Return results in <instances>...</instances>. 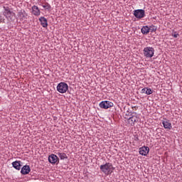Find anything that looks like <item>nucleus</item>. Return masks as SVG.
<instances>
[{
  "label": "nucleus",
  "mask_w": 182,
  "mask_h": 182,
  "mask_svg": "<svg viewBox=\"0 0 182 182\" xmlns=\"http://www.w3.org/2000/svg\"><path fill=\"white\" fill-rule=\"evenodd\" d=\"M12 166L16 170H21L22 165H21V161H16L12 163Z\"/></svg>",
  "instance_id": "nucleus-13"
},
{
  "label": "nucleus",
  "mask_w": 182,
  "mask_h": 182,
  "mask_svg": "<svg viewBox=\"0 0 182 182\" xmlns=\"http://www.w3.org/2000/svg\"><path fill=\"white\" fill-rule=\"evenodd\" d=\"M149 151L150 149L149 148V146H142L139 149V154H141V156H147Z\"/></svg>",
  "instance_id": "nucleus-6"
},
{
  "label": "nucleus",
  "mask_w": 182,
  "mask_h": 182,
  "mask_svg": "<svg viewBox=\"0 0 182 182\" xmlns=\"http://www.w3.org/2000/svg\"><path fill=\"white\" fill-rule=\"evenodd\" d=\"M39 21H40L41 25L43 26V28L48 27V20L45 17H41L39 18Z\"/></svg>",
  "instance_id": "nucleus-12"
},
{
  "label": "nucleus",
  "mask_w": 182,
  "mask_h": 182,
  "mask_svg": "<svg viewBox=\"0 0 182 182\" xmlns=\"http://www.w3.org/2000/svg\"><path fill=\"white\" fill-rule=\"evenodd\" d=\"M144 55L145 58H153V56H154V48L153 47L144 48Z\"/></svg>",
  "instance_id": "nucleus-3"
},
{
  "label": "nucleus",
  "mask_w": 182,
  "mask_h": 182,
  "mask_svg": "<svg viewBox=\"0 0 182 182\" xmlns=\"http://www.w3.org/2000/svg\"><path fill=\"white\" fill-rule=\"evenodd\" d=\"M32 14L35 15V16H39L41 15V10H39V7L37 6H33L32 8Z\"/></svg>",
  "instance_id": "nucleus-11"
},
{
  "label": "nucleus",
  "mask_w": 182,
  "mask_h": 182,
  "mask_svg": "<svg viewBox=\"0 0 182 182\" xmlns=\"http://www.w3.org/2000/svg\"><path fill=\"white\" fill-rule=\"evenodd\" d=\"M100 168L105 176H109V174H112L113 173L114 168L113 167V165L110 163H106L104 165H101L100 166Z\"/></svg>",
  "instance_id": "nucleus-1"
},
{
  "label": "nucleus",
  "mask_w": 182,
  "mask_h": 182,
  "mask_svg": "<svg viewBox=\"0 0 182 182\" xmlns=\"http://www.w3.org/2000/svg\"><path fill=\"white\" fill-rule=\"evenodd\" d=\"M156 31H157V27H156L155 26L152 25L149 27V32L153 33V32H156Z\"/></svg>",
  "instance_id": "nucleus-19"
},
{
  "label": "nucleus",
  "mask_w": 182,
  "mask_h": 182,
  "mask_svg": "<svg viewBox=\"0 0 182 182\" xmlns=\"http://www.w3.org/2000/svg\"><path fill=\"white\" fill-rule=\"evenodd\" d=\"M68 1H73V0H68Z\"/></svg>",
  "instance_id": "nucleus-22"
},
{
  "label": "nucleus",
  "mask_w": 182,
  "mask_h": 182,
  "mask_svg": "<svg viewBox=\"0 0 182 182\" xmlns=\"http://www.w3.org/2000/svg\"><path fill=\"white\" fill-rule=\"evenodd\" d=\"M162 124L164 127V129H167L168 130H171L172 126H171V122L168 119H165L162 121Z\"/></svg>",
  "instance_id": "nucleus-9"
},
{
  "label": "nucleus",
  "mask_w": 182,
  "mask_h": 182,
  "mask_svg": "<svg viewBox=\"0 0 182 182\" xmlns=\"http://www.w3.org/2000/svg\"><path fill=\"white\" fill-rule=\"evenodd\" d=\"M114 105L110 101H102L100 103V107L101 109H109V107H113Z\"/></svg>",
  "instance_id": "nucleus-5"
},
{
  "label": "nucleus",
  "mask_w": 182,
  "mask_h": 182,
  "mask_svg": "<svg viewBox=\"0 0 182 182\" xmlns=\"http://www.w3.org/2000/svg\"><path fill=\"white\" fill-rule=\"evenodd\" d=\"M132 109H134V110H137V107H132Z\"/></svg>",
  "instance_id": "nucleus-21"
},
{
  "label": "nucleus",
  "mask_w": 182,
  "mask_h": 182,
  "mask_svg": "<svg viewBox=\"0 0 182 182\" xmlns=\"http://www.w3.org/2000/svg\"><path fill=\"white\" fill-rule=\"evenodd\" d=\"M172 36H173V38H178L179 34L178 33H175V34L172 35Z\"/></svg>",
  "instance_id": "nucleus-20"
},
{
  "label": "nucleus",
  "mask_w": 182,
  "mask_h": 182,
  "mask_svg": "<svg viewBox=\"0 0 182 182\" xmlns=\"http://www.w3.org/2000/svg\"><path fill=\"white\" fill-rule=\"evenodd\" d=\"M141 93H145V95H151L153 93V90H151V88L145 87L141 90Z\"/></svg>",
  "instance_id": "nucleus-15"
},
{
  "label": "nucleus",
  "mask_w": 182,
  "mask_h": 182,
  "mask_svg": "<svg viewBox=\"0 0 182 182\" xmlns=\"http://www.w3.org/2000/svg\"><path fill=\"white\" fill-rule=\"evenodd\" d=\"M18 17L21 19H26V18L28 17V14H26V11H21L18 13Z\"/></svg>",
  "instance_id": "nucleus-16"
},
{
  "label": "nucleus",
  "mask_w": 182,
  "mask_h": 182,
  "mask_svg": "<svg viewBox=\"0 0 182 182\" xmlns=\"http://www.w3.org/2000/svg\"><path fill=\"white\" fill-rule=\"evenodd\" d=\"M43 8H44V9H46L47 11H50V4H49L48 3H44L42 5Z\"/></svg>",
  "instance_id": "nucleus-18"
},
{
  "label": "nucleus",
  "mask_w": 182,
  "mask_h": 182,
  "mask_svg": "<svg viewBox=\"0 0 182 182\" xmlns=\"http://www.w3.org/2000/svg\"><path fill=\"white\" fill-rule=\"evenodd\" d=\"M21 174L26 175L31 173V167L28 165H25L21 168Z\"/></svg>",
  "instance_id": "nucleus-10"
},
{
  "label": "nucleus",
  "mask_w": 182,
  "mask_h": 182,
  "mask_svg": "<svg viewBox=\"0 0 182 182\" xmlns=\"http://www.w3.org/2000/svg\"><path fill=\"white\" fill-rule=\"evenodd\" d=\"M141 31L143 35H147L150 32L149 27L148 26H144Z\"/></svg>",
  "instance_id": "nucleus-14"
},
{
  "label": "nucleus",
  "mask_w": 182,
  "mask_h": 182,
  "mask_svg": "<svg viewBox=\"0 0 182 182\" xmlns=\"http://www.w3.org/2000/svg\"><path fill=\"white\" fill-rule=\"evenodd\" d=\"M57 90L59 93H66L69 90V85L65 82H60L57 85Z\"/></svg>",
  "instance_id": "nucleus-2"
},
{
  "label": "nucleus",
  "mask_w": 182,
  "mask_h": 182,
  "mask_svg": "<svg viewBox=\"0 0 182 182\" xmlns=\"http://www.w3.org/2000/svg\"><path fill=\"white\" fill-rule=\"evenodd\" d=\"M58 156L60 157V160H65V159H68V156L65 153H58Z\"/></svg>",
  "instance_id": "nucleus-17"
},
{
  "label": "nucleus",
  "mask_w": 182,
  "mask_h": 182,
  "mask_svg": "<svg viewBox=\"0 0 182 182\" xmlns=\"http://www.w3.org/2000/svg\"><path fill=\"white\" fill-rule=\"evenodd\" d=\"M137 122H139V117L136 115H133L132 117L128 119V123L131 126H134Z\"/></svg>",
  "instance_id": "nucleus-8"
},
{
  "label": "nucleus",
  "mask_w": 182,
  "mask_h": 182,
  "mask_svg": "<svg viewBox=\"0 0 182 182\" xmlns=\"http://www.w3.org/2000/svg\"><path fill=\"white\" fill-rule=\"evenodd\" d=\"M48 161L51 164H56V162L59 161V158H58V156L52 154L48 156Z\"/></svg>",
  "instance_id": "nucleus-7"
},
{
  "label": "nucleus",
  "mask_w": 182,
  "mask_h": 182,
  "mask_svg": "<svg viewBox=\"0 0 182 182\" xmlns=\"http://www.w3.org/2000/svg\"><path fill=\"white\" fill-rule=\"evenodd\" d=\"M134 16L137 19H141V18H144L146 16V12L143 9H137L134 11Z\"/></svg>",
  "instance_id": "nucleus-4"
}]
</instances>
